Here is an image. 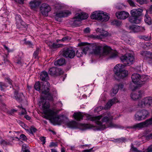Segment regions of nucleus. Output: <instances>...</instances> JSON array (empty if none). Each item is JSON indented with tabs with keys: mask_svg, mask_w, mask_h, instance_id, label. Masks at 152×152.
<instances>
[{
	"mask_svg": "<svg viewBox=\"0 0 152 152\" xmlns=\"http://www.w3.org/2000/svg\"><path fill=\"white\" fill-rule=\"evenodd\" d=\"M151 124H152V118L147 120L145 121L136 124L128 128L134 129H139Z\"/></svg>",
	"mask_w": 152,
	"mask_h": 152,
	"instance_id": "nucleus-9",
	"label": "nucleus"
},
{
	"mask_svg": "<svg viewBox=\"0 0 152 152\" xmlns=\"http://www.w3.org/2000/svg\"><path fill=\"white\" fill-rule=\"evenodd\" d=\"M67 126L69 128L75 129L78 127L79 123L75 121H72L68 122L67 124Z\"/></svg>",
	"mask_w": 152,
	"mask_h": 152,
	"instance_id": "nucleus-27",
	"label": "nucleus"
},
{
	"mask_svg": "<svg viewBox=\"0 0 152 152\" xmlns=\"http://www.w3.org/2000/svg\"><path fill=\"white\" fill-rule=\"evenodd\" d=\"M84 31L86 33H89L90 31V28L88 27H87L84 29Z\"/></svg>",
	"mask_w": 152,
	"mask_h": 152,
	"instance_id": "nucleus-57",
	"label": "nucleus"
},
{
	"mask_svg": "<svg viewBox=\"0 0 152 152\" xmlns=\"http://www.w3.org/2000/svg\"><path fill=\"white\" fill-rule=\"evenodd\" d=\"M34 87L35 89L37 91H39L41 90L42 94H46L49 90L50 85L47 81L42 82L41 84L39 82H37L36 83Z\"/></svg>",
	"mask_w": 152,
	"mask_h": 152,
	"instance_id": "nucleus-6",
	"label": "nucleus"
},
{
	"mask_svg": "<svg viewBox=\"0 0 152 152\" xmlns=\"http://www.w3.org/2000/svg\"><path fill=\"white\" fill-rule=\"evenodd\" d=\"M22 152H30L29 150L26 149V145H22Z\"/></svg>",
	"mask_w": 152,
	"mask_h": 152,
	"instance_id": "nucleus-50",
	"label": "nucleus"
},
{
	"mask_svg": "<svg viewBox=\"0 0 152 152\" xmlns=\"http://www.w3.org/2000/svg\"><path fill=\"white\" fill-rule=\"evenodd\" d=\"M63 56L66 58H73L75 56V52L73 49L69 47L63 49L62 51Z\"/></svg>",
	"mask_w": 152,
	"mask_h": 152,
	"instance_id": "nucleus-8",
	"label": "nucleus"
},
{
	"mask_svg": "<svg viewBox=\"0 0 152 152\" xmlns=\"http://www.w3.org/2000/svg\"><path fill=\"white\" fill-rule=\"evenodd\" d=\"M50 44H49V46L50 48H58L60 47H62L63 45L57 44L56 43H52V42L49 43Z\"/></svg>",
	"mask_w": 152,
	"mask_h": 152,
	"instance_id": "nucleus-33",
	"label": "nucleus"
},
{
	"mask_svg": "<svg viewBox=\"0 0 152 152\" xmlns=\"http://www.w3.org/2000/svg\"><path fill=\"white\" fill-rule=\"evenodd\" d=\"M3 46H4V48L5 49H6L8 51V52H10L11 51V50L10 51V50L9 48L6 45H3Z\"/></svg>",
	"mask_w": 152,
	"mask_h": 152,
	"instance_id": "nucleus-62",
	"label": "nucleus"
},
{
	"mask_svg": "<svg viewBox=\"0 0 152 152\" xmlns=\"http://www.w3.org/2000/svg\"><path fill=\"white\" fill-rule=\"evenodd\" d=\"M86 43H82V45L83 46L78 48L76 51V55L77 57L82 56L83 54L86 55L87 52L89 50L90 47L88 45H85Z\"/></svg>",
	"mask_w": 152,
	"mask_h": 152,
	"instance_id": "nucleus-13",
	"label": "nucleus"
},
{
	"mask_svg": "<svg viewBox=\"0 0 152 152\" xmlns=\"http://www.w3.org/2000/svg\"><path fill=\"white\" fill-rule=\"evenodd\" d=\"M14 96L15 99L19 102H21L25 98L22 93L19 94L17 91L15 92Z\"/></svg>",
	"mask_w": 152,
	"mask_h": 152,
	"instance_id": "nucleus-25",
	"label": "nucleus"
},
{
	"mask_svg": "<svg viewBox=\"0 0 152 152\" xmlns=\"http://www.w3.org/2000/svg\"><path fill=\"white\" fill-rule=\"evenodd\" d=\"M122 66L123 65L121 64H118L114 67V77L117 80L126 77L128 75V71L123 69L121 68Z\"/></svg>",
	"mask_w": 152,
	"mask_h": 152,
	"instance_id": "nucleus-4",
	"label": "nucleus"
},
{
	"mask_svg": "<svg viewBox=\"0 0 152 152\" xmlns=\"http://www.w3.org/2000/svg\"><path fill=\"white\" fill-rule=\"evenodd\" d=\"M92 150V149H90L88 150H84L83 152H91Z\"/></svg>",
	"mask_w": 152,
	"mask_h": 152,
	"instance_id": "nucleus-64",
	"label": "nucleus"
},
{
	"mask_svg": "<svg viewBox=\"0 0 152 152\" xmlns=\"http://www.w3.org/2000/svg\"><path fill=\"white\" fill-rule=\"evenodd\" d=\"M131 149L134 152H142V151L138 150L136 148L133 146L132 144V145Z\"/></svg>",
	"mask_w": 152,
	"mask_h": 152,
	"instance_id": "nucleus-45",
	"label": "nucleus"
},
{
	"mask_svg": "<svg viewBox=\"0 0 152 152\" xmlns=\"http://www.w3.org/2000/svg\"><path fill=\"white\" fill-rule=\"evenodd\" d=\"M6 82H8L10 84H12V81L9 78H7L5 79Z\"/></svg>",
	"mask_w": 152,
	"mask_h": 152,
	"instance_id": "nucleus-58",
	"label": "nucleus"
},
{
	"mask_svg": "<svg viewBox=\"0 0 152 152\" xmlns=\"http://www.w3.org/2000/svg\"><path fill=\"white\" fill-rule=\"evenodd\" d=\"M42 107L43 113L45 115V118L50 119L58 125H60L63 123V119L60 118L58 115H56V112L49 108V105L48 102H46Z\"/></svg>",
	"mask_w": 152,
	"mask_h": 152,
	"instance_id": "nucleus-3",
	"label": "nucleus"
},
{
	"mask_svg": "<svg viewBox=\"0 0 152 152\" xmlns=\"http://www.w3.org/2000/svg\"><path fill=\"white\" fill-rule=\"evenodd\" d=\"M40 51V49L39 48L37 49L34 52L33 54V56L35 58H38V55Z\"/></svg>",
	"mask_w": 152,
	"mask_h": 152,
	"instance_id": "nucleus-39",
	"label": "nucleus"
},
{
	"mask_svg": "<svg viewBox=\"0 0 152 152\" xmlns=\"http://www.w3.org/2000/svg\"><path fill=\"white\" fill-rule=\"evenodd\" d=\"M33 133L36 132L37 129L31 127L30 128Z\"/></svg>",
	"mask_w": 152,
	"mask_h": 152,
	"instance_id": "nucleus-63",
	"label": "nucleus"
},
{
	"mask_svg": "<svg viewBox=\"0 0 152 152\" xmlns=\"http://www.w3.org/2000/svg\"><path fill=\"white\" fill-rule=\"evenodd\" d=\"M106 116L102 117V115H98L95 117L91 116L88 117V119L90 121H94L97 126L96 130H102L108 127L111 128L118 127V125L114 124L111 122L113 119L112 116L110 113H107Z\"/></svg>",
	"mask_w": 152,
	"mask_h": 152,
	"instance_id": "nucleus-1",
	"label": "nucleus"
},
{
	"mask_svg": "<svg viewBox=\"0 0 152 152\" xmlns=\"http://www.w3.org/2000/svg\"><path fill=\"white\" fill-rule=\"evenodd\" d=\"M0 143L1 145H10V143L9 142H7L4 140H1V141Z\"/></svg>",
	"mask_w": 152,
	"mask_h": 152,
	"instance_id": "nucleus-43",
	"label": "nucleus"
},
{
	"mask_svg": "<svg viewBox=\"0 0 152 152\" xmlns=\"http://www.w3.org/2000/svg\"><path fill=\"white\" fill-rule=\"evenodd\" d=\"M139 26L137 25H132L129 27V29L132 32L134 33L139 32Z\"/></svg>",
	"mask_w": 152,
	"mask_h": 152,
	"instance_id": "nucleus-32",
	"label": "nucleus"
},
{
	"mask_svg": "<svg viewBox=\"0 0 152 152\" xmlns=\"http://www.w3.org/2000/svg\"><path fill=\"white\" fill-rule=\"evenodd\" d=\"M20 27H17L18 28H26L27 27V25L26 24L24 21H22V20L20 22V24H19Z\"/></svg>",
	"mask_w": 152,
	"mask_h": 152,
	"instance_id": "nucleus-37",
	"label": "nucleus"
},
{
	"mask_svg": "<svg viewBox=\"0 0 152 152\" xmlns=\"http://www.w3.org/2000/svg\"><path fill=\"white\" fill-rule=\"evenodd\" d=\"M40 78L42 80H45L48 79V75L47 72L45 71L42 72L40 74Z\"/></svg>",
	"mask_w": 152,
	"mask_h": 152,
	"instance_id": "nucleus-30",
	"label": "nucleus"
},
{
	"mask_svg": "<svg viewBox=\"0 0 152 152\" xmlns=\"http://www.w3.org/2000/svg\"><path fill=\"white\" fill-rule=\"evenodd\" d=\"M149 115L148 111L146 110H142L138 111L135 115L136 120L140 121L145 119Z\"/></svg>",
	"mask_w": 152,
	"mask_h": 152,
	"instance_id": "nucleus-12",
	"label": "nucleus"
},
{
	"mask_svg": "<svg viewBox=\"0 0 152 152\" xmlns=\"http://www.w3.org/2000/svg\"><path fill=\"white\" fill-rule=\"evenodd\" d=\"M142 93V91H141L138 92L133 93L131 95V98L134 100L140 99L141 98Z\"/></svg>",
	"mask_w": 152,
	"mask_h": 152,
	"instance_id": "nucleus-24",
	"label": "nucleus"
},
{
	"mask_svg": "<svg viewBox=\"0 0 152 152\" xmlns=\"http://www.w3.org/2000/svg\"><path fill=\"white\" fill-rule=\"evenodd\" d=\"M140 75L137 73L133 74L131 76V78L134 84L136 85H133V88L132 87V84H131V88L132 90H134L136 89L139 87V82L140 81Z\"/></svg>",
	"mask_w": 152,
	"mask_h": 152,
	"instance_id": "nucleus-11",
	"label": "nucleus"
},
{
	"mask_svg": "<svg viewBox=\"0 0 152 152\" xmlns=\"http://www.w3.org/2000/svg\"><path fill=\"white\" fill-rule=\"evenodd\" d=\"M111 23L113 25L119 26L120 25L121 22L119 20H115L112 21L111 22Z\"/></svg>",
	"mask_w": 152,
	"mask_h": 152,
	"instance_id": "nucleus-38",
	"label": "nucleus"
},
{
	"mask_svg": "<svg viewBox=\"0 0 152 152\" xmlns=\"http://www.w3.org/2000/svg\"><path fill=\"white\" fill-rule=\"evenodd\" d=\"M88 46L90 47L89 49L92 48L93 53L99 56L100 57L107 56L110 58H114L118 56L117 54L112 51L111 48L107 45H104L102 47L101 45L99 44H90Z\"/></svg>",
	"mask_w": 152,
	"mask_h": 152,
	"instance_id": "nucleus-2",
	"label": "nucleus"
},
{
	"mask_svg": "<svg viewBox=\"0 0 152 152\" xmlns=\"http://www.w3.org/2000/svg\"><path fill=\"white\" fill-rule=\"evenodd\" d=\"M21 108H22V109H23V110L22 111L21 113V115H24L26 114V110L25 109H23V108H22V107H21Z\"/></svg>",
	"mask_w": 152,
	"mask_h": 152,
	"instance_id": "nucleus-61",
	"label": "nucleus"
},
{
	"mask_svg": "<svg viewBox=\"0 0 152 152\" xmlns=\"http://www.w3.org/2000/svg\"><path fill=\"white\" fill-rule=\"evenodd\" d=\"M139 31L143 32V31H144L145 30V29L144 27H140V26H139Z\"/></svg>",
	"mask_w": 152,
	"mask_h": 152,
	"instance_id": "nucleus-54",
	"label": "nucleus"
},
{
	"mask_svg": "<svg viewBox=\"0 0 152 152\" xmlns=\"http://www.w3.org/2000/svg\"><path fill=\"white\" fill-rule=\"evenodd\" d=\"M115 15L117 18L121 19H125L129 16V13L125 11L116 12Z\"/></svg>",
	"mask_w": 152,
	"mask_h": 152,
	"instance_id": "nucleus-20",
	"label": "nucleus"
},
{
	"mask_svg": "<svg viewBox=\"0 0 152 152\" xmlns=\"http://www.w3.org/2000/svg\"><path fill=\"white\" fill-rule=\"evenodd\" d=\"M41 0H32L29 3L30 8L34 10H36L38 8L39 5L42 3Z\"/></svg>",
	"mask_w": 152,
	"mask_h": 152,
	"instance_id": "nucleus-18",
	"label": "nucleus"
},
{
	"mask_svg": "<svg viewBox=\"0 0 152 152\" xmlns=\"http://www.w3.org/2000/svg\"><path fill=\"white\" fill-rule=\"evenodd\" d=\"M97 32H99L101 34V35L103 36H104L105 34H107V32L103 30V29L98 28L96 30Z\"/></svg>",
	"mask_w": 152,
	"mask_h": 152,
	"instance_id": "nucleus-36",
	"label": "nucleus"
},
{
	"mask_svg": "<svg viewBox=\"0 0 152 152\" xmlns=\"http://www.w3.org/2000/svg\"><path fill=\"white\" fill-rule=\"evenodd\" d=\"M65 63V60L64 58H62L58 59L55 62L54 64L55 66H62Z\"/></svg>",
	"mask_w": 152,
	"mask_h": 152,
	"instance_id": "nucleus-31",
	"label": "nucleus"
},
{
	"mask_svg": "<svg viewBox=\"0 0 152 152\" xmlns=\"http://www.w3.org/2000/svg\"><path fill=\"white\" fill-rule=\"evenodd\" d=\"M142 11L143 10L141 9H133L131 11V15L139 17L142 15Z\"/></svg>",
	"mask_w": 152,
	"mask_h": 152,
	"instance_id": "nucleus-22",
	"label": "nucleus"
},
{
	"mask_svg": "<svg viewBox=\"0 0 152 152\" xmlns=\"http://www.w3.org/2000/svg\"><path fill=\"white\" fill-rule=\"evenodd\" d=\"M129 21L132 23L136 24L139 23L141 21V19L139 17H136L131 15L129 18Z\"/></svg>",
	"mask_w": 152,
	"mask_h": 152,
	"instance_id": "nucleus-26",
	"label": "nucleus"
},
{
	"mask_svg": "<svg viewBox=\"0 0 152 152\" xmlns=\"http://www.w3.org/2000/svg\"><path fill=\"white\" fill-rule=\"evenodd\" d=\"M118 90L117 85H115L113 88V93L114 94H116L118 91Z\"/></svg>",
	"mask_w": 152,
	"mask_h": 152,
	"instance_id": "nucleus-41",
	"label": "nucleus"
},
{
	"mask_svg": "<svg viewBox=\"0 0 152 152\" xmlns=\"http://www.w3.org/2000/svg\"><path fill=\"white\" fill-rule=\"evenodd\" d=\"M137 2L140 4H146L147 2L146 0H136Z\"/></svg>",
	"mask_w": 152,
	"mask_h": 152,
	"instance_id": "nucleus-46",
	"label": "nucleus"
},
{
	"mask_svg": "<svg viewBox=\"0 0 152 152\" xmlns=\"http://www.w3.org/2000/svg\"><path fill=\"white\" fill-rule=\"evenodd\" d=\"M122 38L125 42L127 43H129V44H131V42H130V40H131V39L130 38H129L126 36L125 38L122 37Z\"/></svg>",
	"mask_w": 152,
	"mask_h": 152,
	"instance_id": "nucleus-42",
	"label": "nucleus"
},
{
	"mask_svg": "<svg viewBox=\"0 0 152 152\" xmlns=\"http://www.w3.org/2000/svg\"><path fill=\"white\" fill-rule=\"evenodd\" d=\"M142 152H152V145L150 146L147 149Z\"/></svg>",
	"mask_w": 152,
	"mask_h": 152,
	"instance_id": "nucleus-48",
	"label": "nucleus"
},
{
	"mask_svg": "<svg viewBox=\"0 0 152 152\" xmlns=\"http://www.w3.org/2000/svg\"><path fill=\"white\" fill-rule=\"evenodd\" d=\"M143 59L150 62V60L152 59V53L150 51H142L140 53Z\"/></svg>",
	"mask_w": 152,
	"mask_h": 152,
	"instance_id": "nucleus-19",
	"label": "nucleus"
},
{
	"mask_svg": "<svg viewBox=\"0 0 152 152\" xmlns=\"http://www.w3.org/2000/svg\"><path fill=\"white\" fill-rule=\"evenodd\" d=\"M57 144L56 142H52L50 143L49 145V147L50 148H52L57 147Z\"/></svg>",
	"mask_w": 152,
	"mask_h": 152,
	"instance_id": "nucleus-44",
	"label": "nucleus"
},
{
	"mask_svg": "<svg viewBox=\"0 0 152 152\" xmlns=\"http://www.w3.org/2000/svg\"><path fill=\"white\" fill-rule=\"evenodd\" d=\"M118 140L120 142H125L126 140V139L124 137H121L118 139Z\"/></svg>",
	"mask_w": 152,
	"mask_h": 152,
	"instance_id": "nucleus-56",
	"label": "nucleus"
},
{
	"mask_svg": "<svg viewBox=\"0 0 152 152\" xmlns=\"http://www.w3.org/2000/svg\"><path fill=\"white\" fill-rule=\"evenodd\" d=\"M71 14V12L69 10L61 11L56 13L55 18L56 19V18H61L66 17L70 15Z\"/></svg>",
	"mask_w": 152,
	"mask_h": 152,
	"instance_id": "nucleus-21",
	"label": "nucleus"
},
{
	"mask_svg": "<svg viewBox=\"0 0 152 152\" xmlns=\"http://www.w3.org/2000/svg\"><path fill=\"white\" fill-rule=\"evenodd\" d=\"M7 86L6 84L4 83L0 82V88L1 90H2L4 88H5Z\"/></svg>",
	"mask_w": 152,
	"mask_h": 152,
	"instance_id": "nucleus-47",
	"label": "nucleus"
},
{
	"mask_svg": "<svg viewBox=\"0 0 152 152\" xmlns=\"http://www.w3.org/2000/svg\"><path fill=\"white\" fill-rule=\"evenodd\" d=\"M68 38L66 37H65L63 38L62 39H60V40H57V42H59V41H64L66 40Z\"/></svg>",
	"mask_w": 152,
	"mask_h": 152,
	"instance_id": "nucleus-60",
	"label": "nucleus"
},
{
	"mask_svg": "<svg viewBox=\"0 0 152 152\" xmlns=\"http://www.w3.org/2000/svg\"><path fill=\"white\" fill-rule=\"evenodd\" d=\"M40 9L42 14L45 16H47L48 15V12L51 10V8L48 4L43 3L40 7Z\"/></svg>",
	"mask_w": 152,
	"mask_h": 152,
	"instance_id": "nucleus-16",
	"label": "nucleus"
},
{
	"mask_svg": "<svg viewBox=\"0 0 152 152\" xmlns=\"http://www.w3.org/2000/svg\"><path fill=\"white\" fill-rule=\"evenodd\" d=\"M118 101V100L116 98H114L112 99L109 100L105 106L104 109L105 110H107L110 109L113 104Z\"/></svg>",
	"mask_w": 152,
	"mask_h": 152,
	"instance_id": "nucleus-23",
	"label": "nucleus"
},
{
	"mask_svg": "<svg viewBox=\"0 0 152 152\" xmlns=\"http://www.w3.org/2000/svg\"><path fill=\"white\" fill-rule=\"evenodd\" d=\"M40 139L42 142L43 144H44L45 142V137H41L40 138Z\"/></svg>",
	"mask_w": 152,
	"mask_h": 152,
	"instance_id": "nucleus-53",
	"label": "nucleus"
},
{
	"mask_svg": "<svg viewBox=\"0 0 152 152\" xmlns=\"http://www.w3.org/2000/svg\"><path fill=\"white\" fill-rule=\"evenodd\" d=\"M48 72L51 75L57 76L62 74L63 71L59 68L53 67L49 69Z\"/></svg>",
	"mask_w": 152,
	"mask_h": 152,
	"instance_id": "nucleus-17",
	"label": "nucleus"
},
{
	"mask_svg": "<svg viewBox=\"0 0 152 152\" xmlns=\"http://www.w3.org/2000/svg\"><path fill=\"white\" fill-rule=\"evenodd\" d=\"M121 60L123 63L124 66H130L134 61L133 56L131 54H126L121 57Z\"/></svg>",
	"mask_w": 152,
	"mask_h": 152,
	"instance_id": "nucleus-7",
	"label": "nucleus"
},
{
	"mask_svg": "<svg viewBox=\"0 0 152 152\" xmlns=\"http://www.w3.org/2000/svg\"><path fill=\"white\" fill-rule=\"evenodd\" d=\"M15 20L16 22V26L17 27H20L19 24L20 22L22 20L21 17L19 15H16L15 16Z\"/></svg>",
	"mask_w": 152,
	"mask_h": 152,
	"instance_id": "nucleus-34",
	"label": "nucleus"
},
{
	"mask_svg": "<svg viewBox=\"0 0 152 152\" xmlns=\"http://www.w3.org/2000/svg\"><path fill=\"white\" fill-rule=\"evenodd\" d=\"M91 19L99 20L102 21H107L109 18V16L106 13L103 11L94 12L91 16Z\"/></svg>",
	"mask_w": 152,
	"mask_h": 152,
	"instance_id": "nucleus-5",
	"label": "nucleus"
},
{
	"mask_svg": "<svg viewBox=\"0 0 152 152\" xmlns=\"http://www.w3.org/2000/svg\"><path fill=\"white\" fill-rule=\"evenodd\" d=\"M145 105L152 106V97L148 96L145 98L138 104L140 107H143Z\"/></svg>",
	"mask_w": 152,
	"mask_h": 152,
	"instance_id": "nucleus-14",
	"label": "nucleus"
},
{
	"mask_svg": "<svg viewBox=\"0 0 152 152\" xmlns=\"http://www.w3.org/2000/svg\"><path fill=\"white\" fill-rule=\"evenodd\" d=\"M19 139L24 141H26L27 139L26 136L23 134H22L20 135Z\"/></svg>",
	"mask_w": 152,
	"mask_h": 152,
	"instance_id": "nucleus-49",
	"label": "nucleus"
},
{
	"mask_svg": "<svg viewBox=\"0 0 152 152\" xmlns=\"http://www.w3.org/2000/svg\"><path fill=\"white\" fill-rule=\"evenodd\" d=\"M140 38L146 41L149 40L151 39V37L147 35L141 36L140 37Z\"/></svg>",
	"mask_w": 152,
	"mask_h": 152,
	"instance_id": "nucleus-40",
	"label": "nucleus"
},
{
	"mask_svg": "<svg viewBox=\"0 0 152 152\" xmlns=\"http://www.w3.org/2000/svg\"><path fill=\"white\" fill-rule=\"evenodd\" d=\"M127 1L131 6H135V4L134 2L132 0H128Z\"/></svg>",
	"mask_w": 152,
	"mask_h": 152,
	"instance_id": "nucleus-52",
	"label": "nucleus"
},
{
	"mask_svg": "<svg viewBox=\"0 0 152 152\" xmlns=\"http://www.w3.org/2000/svg\"><path fill=\"white\" fill-rule=\"evenodd\" d=\"M23 41H24V43L26 45H28L30 46L32 45L31 43L29 41H26V39H24L23 40Z\"/></svg>",
	"mask_w": 152,
	"mask_h": 152,
	"instance_id": "nucleus-51",
	"label": "nucleus"
},
{
	"mask_svg": "<svg viewBox=\"0 0 152 152\" xmlns=\"http://www.w3.org/2000/svg\"><path fill=\"white\" fill-rule=\"evenodd\" d=\"M148 76L145 75L140 76V81L139 82V87H140L142 84L145 83V82L147 81L148 79Z\"/></svg>",
	"mask_w": 152,
	"mask_h": 152,
	"instance_id": "nucleus-28",
	"label": "nucleus"
},
{
	"mask_svg": "<svg viewBox=\"0 0 152 152\" xmlns=\"http://www.w3.org/2000/svg\"><path fill=\"white\" fill-rule=\"evenodd\" d=\"M117 85L118 86V89L122 90L123 89L124 86L123 84H120Z\"/></svg>",
	"mask_w": 152,
	"mask_h": 152,
	"instance_id": "nucleus-55",
	"label": "nucleus"
},
{
	"mask_svg": "<svg viewBox=\"0 0 152 152\" xmlns=\"http://www.w3.org/2000/svg\"><path fill=\"white\" fill-rule=\"evenodd\" d=\"M49 91V90H48V91L47 92V93H46V94H45V95L43 96H42L41 97V101L40 102V103L42 105V107L43 110V108L42 107L43 106L44 104H45L46 102H48L49 104V107L50 106V104L49 102L47 101V100H48L51 101H52L53 100V97L52 95L51 94L48 93Z\"/></svg>",
	"mask_w": 152,
	"mask_h": 152,
	"instance_id": "nucleus-15",
	"label": "nucleus"
},
{
	"mask_svg": "<svg viewBox=\"0 0 152 152\" xmlns=\"http://www.w3.org/2000/svg\"><path fill=\"white\" fill-rule=\"evenodd\" d=\"M19 123L20 126H21L23 127L24 128V127H25V124L23 122H22L21 121H19Z\"/></svg>",
	"mask_w": 152,
	"mask_h": 152,
	"instance_id": "nucleus-59",
	"label": "nucleus"
},
{
	"mask_svg": "<svg viewBox=\"0 0 152 152\" xmlns=\"http://www.w3.org/2000/svg\"><path fill=\"white\" fill-rule=\"evenodd\" d=\"M73 116L75 119L77 121L82 119L83 117L82 113L80 112L74 113Z\"/></svg>",
	"mask_w": 152,
	"mask_h": 152,
	"instance_id": "nucleus-29",
	"label": "nucleus"
},
{
	"mask_svg": "<svg viewBox=\"0 0 152 152\" xmlns=\"http://www.w3.org/2000/svg\"><path fill=\"white\" fill-rule=\"evenodd\" d=\"M144 20L145 22L148 25H150L151 24V18L147 15H145V16Z\"/></svg>",
	"mask_w": 152,
	"mask_h": 152,
	"instance_id": "nucleus-35",
	"label": "nucleus"
},
{
	"mask_svg": "<svg viewBox=\"0 0 152 152\" xmlns=\"http://www.w3.org/2000/svg\"><path fill=\"white\" fill-rule=\"evenodd\" d=\"M88 18V14L82 12L80 13H77L74 18V24L76 26H79L80 22L83 20L87 19Z\"/></svg>",
	"mask_w": 152,
	"mask_h": 152,
	"instance_id": "nucleus-10",
	"label": "nucleus"
}]
</instances>
